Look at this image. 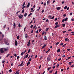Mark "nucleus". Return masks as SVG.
I'll return each mask as SVG.
<instances>
[{"mask_svg": "<svg viewBox=\"0 0 74 74\" xmlns=\"http://www.w3.org/2000/svg\"><path fill=\"white\" fill-rule=\"evenodd\" d=\"M51 56L49 55L48 56V57L47 58V60H48V62H49V61H50V59H51Z\"/></svg>", "mask_w": 74, "mask_h": 74, "instance_id": "obj_1", "label": "nucleus"}, {"mask_svg": "<svg viewBox=\"0 0 74 74\" xmlns=\"http://www.w3.org/2000/svg\"><path fill=\"white\" fill-rule=\"evenodd\" d=\"M1 53H4V50H3V48H1L0 49Z\"/></svg>", "mask_w": 74, "mask_h": 74, "instance_id": "obj_2", "label": "nucleus"}, {"mask_svg": "<svg viewBox=\"0 0 74 74\" xmlns=\"http://www.w3.org/2000/svg\"><path fill=\"white\" fill-rule=\"evenodd\" d=\"M15 44L16 46H17L18 45V42H17L16 40L15 41Z\"/></svg>", "mask_w": 74, "mask_h": 74, "instance_id": "obj_3", "label": "nucleus"}, {"mask_svg": "<svg viewBox=\"0 0 74 74\" xmlns=\"http://www.w3.org/2000/svg\"><path fill=\"white\" fill-rule=\"evenodd\" d=\"M18 17L20 19L22 18V17H23V15L22 14H20L18 16Z\"/></svg>", "mask_w": 74, "mask_h": 74, "instance_id": "obj_4", "label": "nucleus"}, {"mask_svg": "<svg viewBox=\"0 0 74 74\" xmlns=\"http://www.w3.org/2000/svg\"><path fill=\"white\" fill-rule=\"evenodd\" d=\"M60 8H61L60 7H58L57 8H56V10H60Z\"/></svg>", "mask_w": 74, "mask_h": 74, "instance_id": "obj_5", "label": "nucleus"}, {"mask_svg": "<svg viewBox=\"0 0 74 74\" xmlns=\"http://www.w3.org/2000/svg\"><path fill=\"white\" fill-rule=\"evenodd\" d=\"M4 51H7V50H8V47L7 48H3Z\"/></svg>", "mask_w": 74, "mask_h": 74, "instance_id": "obj_6", "label": "nucleus"}, {"mask_svg": "<svg viewBox=\"0 0 74 74\" xmlns=\"http://www.w3.org/2000/svg\"><path fill=\"white\" fill-rule=\"evenodd\" d=\"M29 6H30V2H29L28 3V4L27 6V8H29Z\"/></svg>", "mask_w": 74, "mask_h": 74, "instance_id": "obj_7", "label": "nucleus"}, {"mask_svg": "<svg viewBox=\"0 0 74 74\" xmlns=\"http://www.w3.org/2000/svg\"><path fill=\"white\" fill-rule=\"evenodd\" d=\"M3 41H4L5 44H7V42H6V39H4V40H3Z\"/></svg>", "mask_w": 74, "mask_h": 74, "instance_id": "obj_8", "label": "nucleus"}, {"mask_svg": "<svg viewBox=\"0 0 74 74\" xmlns=\"http://www.w3.org/2000/svg\"><path fill=\"white\" fill-rule=\"evenodd\" d=\"M62 26H63V27H65L66 25H65V24L64 23L62 25Z\"/></svg>", "mask_w": 74, "mask_h": 74, "instance_id": "obj_9", "label": "nucleus"}, {"mask_svg": "<svg viewBox=\"0 0 74 74\" xmlns=\"http://www.w3.org/2000/svg\"><path fill=\"white\" fill-rule=\"evenodd\" d=\"M44 39L45 40H47V36H45Z\"/></svg>", "mask_w": 74, "mask_h": 74, "instance_id": "obj_10", "label": "nucleus"}, {"mask_svg": "<svg viewBox=\"0 0 74 74\" xmlns=\"http://www.w3.org/2000/svg\"><path fill=\"white\" fill-rule=\"evenodd\" d=\"M19 70H18L17 71H16V74H19Z\"/></svg>", "mask_w": 74, "mask_h": 74, "instance_id": "obj_11", "label": "nucleus"}, {"mask_svg": "<svg viewBox=\"0 0 74 74\" xmlns=\"http://www.w3.org/2000/svg\"><path fill=\"white\" fill-rule=\"evenodd\" d=\"M59 25H56L54 27V28H57V27H59Z\"/></svg>", "mask_w": 74, "mask_h": 74, "instance_id": "obj_12", "label": "nucleus"}, {"mask_svg": "<svg viewBox=\"0 0 74 74\" xmlns=\"http://www.w3.org/2000/svg\"><path fill=\"white\" fill-rule=\"evenodd\" d=\"M18 26L19 27H22V26L20 23L18 24Z\"/></svg>", "mask_w": 74, "mask_h": 74, "instance_id": "obj_13", "label": "nucleus"}, {"mask_svg": "<svg viewBox=\"0 0 74 74\" xmlns=\"http://www.w3.org/2000/svg\"><path fill=\"white\" fill-rule=\"evenodd\" d=\"M23 64V61L20 64V66H22V64Z\"/></svg>", "mask_w": 74, "mask_h": 74, "instance_id": "obj_14", "label": "nucleus"}, {"mask_svg": "<svg viewBox=\"0 0 74 74\" xmlns=\"http://www.w3.org/2000/svg\"><path fill=\"white\" fill-rule=\"evenodd\" d=\"M25 37L26 38H27V34H26L25 35Z\"/></svg>", "mask_w": 74, "mask_h": 74, "instance_id": "obj_15", "label": "nucleus"}, {"mask_svg": "<svg viewBox=\"0 0 74 74\" xmlns=\"http://www.w3.org/2000/svg\"><path fill=\"white\" fill-rule=\"evenodd\" d=\"M60 49H58V50L57 51V52H60Z\"/></svg>", "mask_w": 74, "mask_h": 74, "instance_id": "obj_16", "label": "nucleus"}, {"mask_svg": "<svg viewBox=\"0 0 74 74\" xmlns=\"http://www.w3.org/2000/svg\"><path fill=\"white\" fill-rule=\"evenodd\" d=\"M33 14V13H30V14H29L28 15V17H29L30 16V15H32Z\"/></svg>", "mask_w": 74, "mask_h": 74, "instance_id": "obj_17", "label": "nucleus"}, {"mask_svg": "<svg viewBox=\"0 0 74 74\" xmlns=\"http://www.w3.org/2000/svg\"><path fill=\"white\" fill-rule=\"evenodd\" d=\"M28 56H29V54H27L26 56H25V58H27V57H28Z\"/></svg>", "mask_w": 74, "mask_h": 74, "instance_id": "obj_18", "label": "nucleus"}, {"mask_svg": "<svg viewBox=\"0 0 74 74\" xmlns=\"http://www.w3.org/2000/svg\"><path fill=\"white\" fill-rule=\"evenodd\" d=\"M52 71H53V70H51V71H49V73H52Z\"/></svg>", "mask_w": 74, "mask_h": 74, "instance_id": "obj_19", "label": "nucleus"}, {"mask_svg": "<svg viewBox=\"0 0 74 74\" xmlns=\"http://www.w3.org/2000/svg\"><path fill=\"white\" fill-rule=\"evenodd\" d=\"M48 29H49V28H47L46 29V31L47 32L48 31Z\"/></svg>", "mask_w": 74, "mask_h": 74, "instance_id": "obj_20", "label": "nucleus"}, {"mask_svg": "<svg viewBox=\"0 0 74 74\" xmlns=\"http://www.w3.org/2000/svg\"><path fill=\"white\" fill-rule=\"evenodd\" d=\"M51 69V67H49V68L47 69V71H49V70H50Z\"/></svg>", "mask_w": 74, "mask_h": 74, "instance_id": "obj_21", "label": "nucleus"}, {"mask_svg": "<svg viewBox=\"0 0 74 74\" xmlns=\"http://www.w3.org/2000/svg\"><path fill=\"white\" fill-rule=\"evenodd\" d=\"M27 16V13H25V14H24V16L25 17H26V16Z\"/></svg>", "mask_w": 74, "mask_h": 74, "instance_id": "obj_22", "label": "nucleus"}, {"mask_svg": "<svg viewBox=\"0 0 74 74\" xmlns=\"http://www.w3.org/2000/svg\"><path fill=\"white\" fill-rule=\"evenodd\" d=\"M45 47H46V45H45L43 46L42 47V48L43 49L44 48H45Z\"/></svg>", "mask_w": 74, "mask_h": 74, "instance_id": "obj_23", "label": "nucleus"}, {"mask_svg": "<svg viewBox=\"0 0 74 74\" xmlns=\"http://www.w3.org/2000/svg\"><path fill=\"white\" fill-rule=\"evenodd\" d=\"M68 19V18L67 17H66L65 18V21H67V20Z\"/></svg>", "mask_w": 74, "mask_h": 74, "instance_id": "obj_24", "label": "nucleus"}, {"mask_svg": "<svg viewBox=\"0 0 74 74\" xmlns=\"http://www.w3.org/2000/svg\"><path fill=\"white\" fill-rule=\"evenodd\" d=\"M64 21H65V19H63V20H62V22H64Z\"/></svg>", "mask_w": 74, "mask_h": 74, "instance_id": "obj_25", "label": "nucleus"}, {"mask_svg": "<svg viewBox=\"0 0 74 74\" xmlns=\"http://www.w3.org/2000/svg\"><path fill=\"white\" fill-rule=\"evenodd\" d=\"M24 54V52H23L21 53V55H23V54Z\"/></svg>", "mask_w": 74, "mask_h": 74, "instance_id": "obj_26", "label": "nucleus"}, {"mask_svg": "<svg viewBox=\"0 0 74 74\" xmlns=\"http://www.w3.org/2000/svg\"><path fill=\"white\" fill-rule=\"evenodd\" d=\"M10 54H8L6 56V57L7 58V57H8L9 56H10Z\"/></svg>", "mask_w": 74, "mask_h": 74, "instance_id": "obj_27", "label": "nucleus"}, {"mask_svg": "<svg viewBox=\"0 0 74 74\" xmlns=\"http://www.w3.org/2000/svg\"><path fill=\"white\" fill-rule=\"evenodd\" d=\"M25 7H26V6H24L22 8V10H23V9H24V8H25Z\"/></svg>", "mask_w": 74, "mask_h": 74, "instance_id": "obj_28", "label": "nucleus"}, {"mask_svg": "<svg viewBox=\"0 0 74 74\" xmlns=\"http://www.w3.org/2000/svg\"><path fill=\"white\" fill-rule=\"evenodd\" d=\"M67 7L66 6L64 7V9H65V10H66V9H67Z\"/></svg>", "mask_w": 74, "mask_h": 74, "instance_id": "obj_29", "label": "nucleus"}, {"mask_svg": "<svg viewBox=\"0 0 74 74\" xmlns=\"http://www.w3.org/2000/svg\"><path fill=\"white\" fill-rule=\"evenodd\" d=\"M31 60H32V58H30L29 59L28 62H30V61H31Z\"/></svg>", "mask_w": 74, "mask_h": 74, "instance_id": "obj_30", "label": "nucleus"}, {"mask_svg": "<svg viewBox=\"0 0 74 74\" xmlns=\"http://www.w3.org/2000/svg\"><path fill=\"white\" fill-rule=\"evenodd\" d=\"M59 42H57L56 44V45H58V44H59Z\"/></svg>", "mask_w": 74, "mask_h": 74, "instance_id": "obj_31", "label": "nucleus"}, {"mask_svg": "<svg viewBox=\"0 0 74 74\" xmlns=\"http://www.w3.org/2000/svg\"><path fill=\"white\" fill-rule=\"evenodd\" d=\"M58 24H59V23H58V22H56L55 23V25H58Z\"/></svg>", "mask_w": 74, "mask_h": 74, "instance_id": "obj_32", "label": "nucleus"}, {"mask_svg": "<svg viewBox=\"0 0 74 74\" xmlns=\"http://www.w3.org/2000/svg\"><path fill=\"white\" fill-rule=\"evenodd\" d=\"M49 51H50V49H49L46 52V53H48V52Z\"/></svg>", "mask_w": 74, "mask_h": 74, "instance_id": "obj_33", "label": "nucleus"}, {"mask_svg": "<svg viewBox=\"0 0 74 74\" xmlns=\"http://www.w3.org/2000/svg\"><path fill=\"white\" fill-rule=\"evenodd\" d=\"M19 36H17V39H19Z\"/></svg>", "mask_w": 74, "mask_h": 74, "instance_id": "obj_34", "label": "nucleus"}, {"mask_svg": "<svg viewBox=\"0 0 74 74\" xmlns=\"http://www.w3.org/2000/svg\"><path fill=\"white\" fill-rule=\"evenodd\" d=\"M16 25V24H15V23H14V25H13V26H14H14H15Z\"/></svg>", "mask_w": 74, "mask_h": 74, "instance_id": "obj_35", "label": "nucleus"}, {"mask_svg": "<svg viewBox=\"0 0 74 74\" xmlns=\"http://www.w3.org/2000/svg\"><path fill=\"white\" fill-rule=\"evenodd\" d=\"M69 65H71V62H70L69 63Z\"/></svg>", "mask_w": 74, "mask_h": 74, "instance_id": "obj_36", "label": "nucleus"}, {"mask_svg": "<svg viewBox=\"0 0 74 74\" xmlns=\"http://www.w3.org/2000/svg\"><path fill=\"white\" fill-rule=\"evenodd\" d=\"M61 59H62V58H60L59 59H58V61H60V60H61Z\"/></svg>", "mask_w": 74, "mask_h": 74, "instance_id": "obj_37", "label": "nucleus"}, {"mask_svg": "<svg viewBox=\"0 0 74 74\" xmlns=\"http://www.w3.org/2000/svg\"><path fill=\"white\" fill-rule=\"evenodd\" d=\"M9 72H10V73H11L12 72V70L11 69H10L9 70Z\"/></svg>", "mask_w": 74, "mask_h": 74, "instance_id": "obj_38", "label": "nucleus"}, {"mask_svg": "<svg viewBox=\"0 0 74 74\" xmlns=\"http://www.w3.org/2000/svg\"><path fill=\"white\" fill-rule=\"evenodd\" d=\"M54 19V16H53L52 18H51V19Z\"/></svg>", "mask_w": 74, "mask_h": 74, "instance_id": "obj_39", "label": "nucleus"}, {"mask_svg": "<svg viewBox=\"0 0 74 74\" xmlns=\"http://www.w3.org/2000/svg\"><path fill=\"white\" fill-rule=\"evenodd\" d=\"M34 9L33 8H32L31 9V11H32V10H33Z\"/></svg>", "mask_w": 74, "mask_h": 74, "instance_id": "obj_40", "label": "nucleus"}, {"mask_svg": "<svg viewBox=\"0 0 74 74\" xmlns=\"http://www.w3.org/2000/svg\"><path fill=\"white\" fill-rule=\"evenodd\" d=\"M68 40V38H65V41H67V40Z\"/></svg>", "mask_w": 74, "mask_h": 74, "instance_id": "obj_41", "label": "nucleus"}, {"mask_svg": "<svg viewBox=\"0 0 74 74\" xmlns=\"http://www.w3.org/2000/svg\"><path fill=\"white\" fill-rule=\"evenodd\" d=\"M44 12V10H42V11L41 12H42V13H43V12Z\"/></svg>", "mask_w": 74, "mask_h": 74, "instance_id": "obj_42", "label": "nucleus"}, {"mask_svg": "<svg viewBox=\"0 0 74 74\" xmlns=\"http://www.w3.org/2000/svg\"><path fill=\"white\" fill-rule=\"evenodd\" d=\"M24 11H25V10H24V9H23V10L22 11V13H23V12H24Z\"/></svg>", "mask_w": 74, "mask_h": 74, "instance_id": "obj_43", "label": "nucleus"}, {"mask_svg": "<svg viewBox=\"0 0 74 74\" xmlns=\"http://www.w3.org/2000/svg\"><path fill=\"white\" fill-rule=\"evenodd\" d=\"M33 25H32L30 26V28L32 29V27H33Z\"/></svg>", "mask_w": 74, "mask_h": 74, "instance_id": "obj_44", "label": "nucleus"}, {"mask_svg": "<svg viewBox=\"0 0 74 74\" xmlns=\"http://www.w3.org/2000/svg\"><path fill=\"white\" fill-rule=\"evenodd\" d=\"M42 29H40L39 30V32H41V31L42 30Z\"/></svg>", "mask_w": 74, "mask_h": 74, "instance_id": "obj_45", "label": "nucleus"}, {"mask_svg": "<svg viewBox=\"0 0 74 74\" xmlns=\"http://www.w3.org/2000/svg\"><path fill=\"white\" fill-rule=\"evenodd\" d=\"M26 27H25L24 29V32H26Z\"/></svg>", "mask_w": 74, "mask_h": 74, "instance_id": "obj_46", "label": "nucleus"}, {"mask_svg": "<svg viewBox=\"0 0 74 74\" xmlns=\"http://www.w3.org/2000/svg\"><path fill=\"white\" fill-rule=\"evenodd\" d=\"M41 67V65H40V66L39 67V69H40V68Z\"/></svg>", "mask_w": 74, "mask_h": 74, "instance_id": "obj_47", "label": "nucleus"}, {"mask_svg": "<svg viewBox=\"0 0 74 74\" xmlns=\"http://www.w3.org/2000/svg\"><path fill=\"white\" fill-rule=\"evenodd\" d=\"M33 23V21H31L29 23V25H30L31 23Z\"/></svg>", "mask_w": 74, "mask_h": 74, "instance_id": "obj_48", "label": "nucleus"}, {"mask_svg": "<svg viewBox=\"0 0 74 74\" xmlns=\"http://www.w3.org/2000/svg\"><path fill=\"white\" fill-rule=\"evenodd\" d=\"M45 33V32H42V36H43L44 35V34Z\"/></svg>", "mask_w": 74, "mask_h": 74, "instance_id": "obj_49", "label": "nucleus"}, {"mask_svg": "<svg viewBox=\"0 0 74 74\" xmlns=\"http://www.w3.org/2000/svg\"><path fill=\"white\" fill-rule=\"evenodd\" d=\"M49 1H47V4H49Z\"/></svg>", "mask_w": 74, "mask_h": 74, "instance_id": "obj_50", "label": "nucleus"}, {"mask_svg": "<svg viewBox=\"0 0 74 74\" xmlns=\"http://www.w3.org/2000/svg\"><path fill=\"white\" fill-rule=\"evenodd\" d=\"M70 15H73V13H70Z\"/></svg>", "mask_w": 74, "mask_h": 74, "instance_id": "obj_51", "label": "nucleus"}, {"mask_svg": "<svg viewBox=\"0 0 74 74\" xmlns=\"http://www.w3.org/2000/svg\"><path fill=\"white\" fill-rule=\"evenodd\" d=\"M25 2H24L23 5V6H24L25 5Z\"/></svg>", "mask_w": 74, "mask_h": 74, "instance_id": "obj_52", "label": "nucleus"}, {"mask_svg": "<svg viewBox=\"0 0 74 74\" xmlns=\"http://www.w3.org/2000/svg\"><path fill=\"white\" fill-rule=\"evenodd\" d=\"M48 19H47L46 20V22H48Z\"/></svg>", "mask_w": 74, "mask_h": 74, "instance_id": "obj_53", "label": "nucleus"}, {"mask_svg": "<svg viewBox=\"0 0 74 74\" xmlns=\"http://www.w3.org/2000/svg\"><path fill=\"white\" fill-rule=\"evenodd\" d=\"M63 70H64V69H62L61 70V71H62V72L63 71Z\"/></svg>", "mask_w": 74, "mask_h": 74, "instance_id": "obj_54", "label": "nucleus"}, {"mask_svg": "<svg viewBox=\"0 0 74 74\" xmlns=\"http://www.w3.org/2000/svg\"><path fill=\"white\" fill-rule=\"evenodd\" d=\"M63 16H64V17L66 16V14H64Z\"/></svg>", "mask_w": 74, "mask_h": 74, "instance_id": "obj_55", "label": "nucleus"}, {"mask_svg": "<svg viewBox=\"0 0 74 74\" xmlns=\"http://www.w3.org/2000/svg\"><path fill=\"white\" fill-rule=\"evenodd\" d=\"M19 56H18L17 57V59H19Z\"/></svg>", "mask_w": 74, "mask_h": 74, "instance_id": "obj_56", "label": "nucleus"}, {"mask_svg": "<svg viewBox=\"0 0 74 74\" xmlns=\"http://www.w3.org/2000/svg\"><path fill=\"white\" fill-rule=\"evenodd\" d=\"M2 62L3 63H4V62H5V61L4 60Z\"/></svg>", "mask_w": 74, "mask_h": 74, "instance_id": "obj_57", "label": "nucleus"}, {"mask_svg": "<svg viewBox=\"0 0 74 74\" xmlns=\"http://www.w3.org/2000/svg\"><path fill=\"white\" fill-rule=\"evenodd\" d=\"M30 62H28L27 63V64L28 65H29V64H30Z\"/></svg>", "mask_w": 74, "mask_h": 74, "instance_id": "obj_58", "label": "nucleus"}, {"mask_svg": "<svg viewBox=\"0 0 74 74\" xmlns=\"http://www.w3.org/2000/svg\"><path fill=\"white\" fill-rule=\"evenodd\" d=\"M67 51H70V49H67Z\"/></svg>", "mask_w": 74, "mask_h": 74, "instance_id": "obj_59", "label": "nucleus"}, {"mask_svg": "<svg viewBox=\"0 0 74 74\" xmlns=\"http://www.w3.org/2000/svg\"><path fill=\"white\" fill-rule=\"evenodd\" d=\"M62 4H64V1H62Z\"/></svg>", "mask_w": 74, "mask_h": 74, "instance_id": "obj_60", "label": "nucleus"}, {"mask_svg": "<svg viewBox=\"0 0 74 74\" xmlns=\"http://www.w3.org/2000/svg\"><path fill=\"white\" fill-rule=\"evenodd\" d=\"M55 67H56V66H54L53 67V69H54Z\"/></svg>", "mask_w": 74, "mask_h": 74, "instance_id": "obj_61", "label": "nucleus"}, {"mask_svg": "<svg viewBox=\"0 0 74 74\" xmlns=\"http://www.w3.org/2000/svg\"><path fill=\"white\" fill-rule=\"evenodd\" d=\"M72 21H74V18H72Z\"/></svg>", "mask_w": 74, "mask_h": 74, "instance_id": "obj_62", "label": "nucleus"}, {"mask_svg": "<svg viewBox=\"0 0 74 74\" xmlns=\"http://www.w3.org/2000/svg\"><path fill=\"white\" fill-rule=\"evenodd\" d=\"M74 67V65H72L71 66V67Z\"/></svg>", "mask_w": 74, "mask_h": 74, "instance_id": "obj_63", "label": "nucleus"}, {"mask_svg": "<svg viewBox=\"0 0 74 74\" xmlns=\"http://www.w3.org/2000/svg\"><path fill=\"white\" fill-rule=\"evenodd\" d=\"M72 4L74 5V2H72Z\"/></svg>", "mask_w": 74, "mask_h": 74, "instance_id": "obj_64", "label": "nucleus"}]
</instances>
